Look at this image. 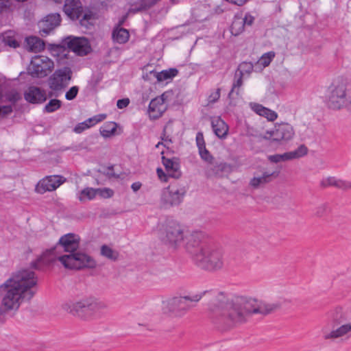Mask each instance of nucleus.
I'll list each match as a JSON object with an SVG mask.
<instances>
[{"label":"nucleus","instance_id":"obj_53","mask_svg":"<svg viewBox=\"0 0 351 351\" xmlns=\"http://www.w3.org/2000/svg\"><path fill=\"white\" fill-rule=\"evenodd\" d=\"M265 107H263L262 105L257 104L254 106V111L259 115L261 116L264 110L265 111Z\"/></svg>","mask_w":351,"mask_h":351},{"label":"nucleus","instance_id":"obj_39","mask_svg":"<svg viewBox=\"0 0 351 351\" xmlns=\"http://www.w3.org/2000/svg\"><path fill=\"white\" fill-rule=\"evenodd\" d=\"M199 153L202 160L207 162L208 165H211L212 162L214 160V158L213 157L212 155H210V152L206 148V147H204V149H199Z\"/></svg>","mask_w":351,"mask_h":351},{"label":"nucleus","instance_id":"obj_9","mask_svg":"<svg viewBox=\"0 0 351 351\" xmlns=\"http://www.w3.org/2000/svg\"><path fill=\"white\" fill-rule=\"evenodd\" d=\"M186 232L178 222L167 220L160 230V238L169 247L177 249L184 243Z\"/></svg>","mask_w":351,"mask_h":351},{"label":"nucleus","instance_id":"obj_26","mask_svg":"<svg viewBox=\"0 0 351 351\" xmlns=\"http://www.w3.org/2000/svg\"><path fill=\"white\" fill-rule=\"evenodd\" d=\"M159 1L160 0H139L132 5L130 11L133 13H136L148 10Z\"/></svg>","mask_w":351,"mask_h":351},{"label":"nucleus","instance_id":"obj_24","mask_svg":"<svg viewBox=\"0 0 351 351\" xmlns=\"http://www.w3.org/2000/svg\"><path fill=\"white\" fill-rule=\"evenodd\" d=\"M308 153V149L304 145H300L297 149L280 154L281 161L291 160L301 158Z\"/></svg>","mask_w":351,"mask_h":351},{"label":"nucleus","instance_id":"obj_7","mask_svg":"<svg viewBox=\"0 0 351 351\" xmlns=\"http://www.w3.org/2000/svg\"><path fill=\"white\" fill-rule=\"evenodd\" d=\"M196 263L202 268L208 271H217L223 266V254L222 250L214 245L201 247L199 252L195 254Z\"/></svg>","mask_w":351,"mask_h":351},{"label":"nucleus","instance_id":"obj_8","mask_svg":"<svg viewBox=\"0 0 351 351\" xmlns=\"http://www.w3.org/2000/svg\"><path fill=\"white\" fill-rule=\"evenodd\" d=\"M203 293L191 296H176L162 302L163 310L176 317H182L193 306L192 302H199Z\"/></svg>","mask_w":351,"mask_h":351},{"label":"nucleus","instance_id":"obj_54","mask_svg":"<svg viewBox=\"0 0 351 351\" xmlns=\"http://www.w3.org/2000/svg\"><path fill=\"white\" fill-rule=\"evenodd\" d=\"M248 0H231L229 3L237 5L238 6H242L247 2Z\"/></svg>","mask_w":351,"mask_h":351},{"label":"nucleus","instance_id":"obj_13","mask_svg":"<svg viewBox=\"0 0 351 351\" xmlns=\"http://www.w3.org/2000/svg\"><path fill=\"white\" fill-rule=\"evenodd\" d=\"M63 11L71 20H80L82 25H86V21L90 19V15L83 13V7L80 0H65Z\"/></svg>","mask_w":351,"mask_h":351},{"label":"nucleus","instance_id":"obj_56","mask_svg":"<svg viewBox=\"0 0 351 351\" xmlns=\"http://www.w3.org/2000/svg\"><path fill=\"white\" fill-rule=\"evenodd\" d=\"M95 119V122L97 123L99 122H101L103 120H104L106 117V114H97L96 116H94Z\"/></svg>","mask_w":351,"mask_h":351},{"label":"nucleus","instance_id":"obj_36","mask_svg":"<svg viewBox=\"0 0 351 351\" xmlns=\"http://www.w3.org/2000/svg\"><path fill=\"white\" fill-rule=\"evenodd\" d=\"M97 191L93 188H86L83 189L79 196V200L84 202L86 199H93L96 195Z\"/></svg>","mask_w":351,"mask_h":351},{"label":"nucleus","instance_id":"obj_59","mask_svg":"<svg viewBox=\"0 0 351 351\" xmlns=\"http://www.w3.org/2000/svg\"><path fill=\"white\" fill-rule=\"evenodd\" d=\"M19 99V95L17 93H13L11 96L9 97V100L11 101H16Z\"/></svg>","mask_w":351,"mask_h":351},{"label":"nucleus","instance_id":"obj_18","mask_svg":"<svg viewBox=\"0 0 351 351\" xmlns=\"http://www.w3.org/2000/svg\"><path fill=\"white\" fill-rule=\"evenodd\" d=\"M66 181L61 176H49L40 180L36 186V193L43 194L47 191H53Z\"/></svg>","mask_w":351,"mask_h":351},{"label":"nucleus","instance_id":"obj_25","mask_svg":"<svg viewBox=\"0 0 351 351\" xmlns=\"http://www.w3.org/2000/svg\"><path fill=\"white\" fill-rule=\"evenodd\" d=\"M27 49L32 52L37 53L45 49V44L43 41L36 37L30 36L26 38Z\"/></svg>","mask_w":351,"mask_h":351},{"label":"nucleus","instance_id":"obj_41","mask_svg":"<svg viewBox=\"0 0 351 351\" xmlns=\"http://www.w3.org/2000/svg\"><path fill=\"white\" fill-rule=\"evenodd\" d=\"M79 91V88L77 86H72L65 94L66 99L71 101L74 99Z\"/></svg>","mask_w":351,"mask_h":351},{"label":"nucleus","instance_id":"obj_46","mask_svg":"<svg viewBox=\"0 0 351 351\" xmlns=\"http://www.w3.org/2000/svg\"><path fill=\"white\" fill-rule=\"evenodd\" d=\"M220 88H217L215 92H213L208 97V102L214 103L217 101L220 97Z\"/></svg>","mask_w":351,"mask_h":351},{"label":"nucleus","instance_id":"obj_28","mask_svg":"<svg viewBox=\"0 0 351 351\" xmlns=\"http://www.w3.org/2000/svg\"><path fill=\"white\" fill-rule=\"evenodd\" d=\"M320 186L324 188L335 186L341 189H343V186H345L343 180L337 179L335 177L332 176L322 179L320 182Z\"/></svg>","mask_w":351,"mask_h":351},{"label":"nucleus","instance_id":"obj_42","mask_svg":"<svg viewBox=\"0 0 351 351\" xmlns=\"http://www.w3.org/2000/svg\"><path fill=\"white\" fill-rule=\"evenodd\" d=\"M253 70V64L251 62H243L240 64L238 72L242 71L245 73H251Z\"/></svg>","mask_w":351,"mask_h":351},{"label":"nucleus","instance_id":"obj_44","mask_svg":"<svg viewBox=\"0 0 351 351\" xmlns=\"http://www.w3.org/2000/svg\"><path fill=\"white\" fill-rule=\"evenodd\" d=\"M12 112V107L8 106H0V117L4 118Z\"/></svg>","mask_w":351,"mask_h":351},{"label":"nucleus","instance_id":"obj_34","mask_svg":"<svg viewBox=\"0 0 351 351\" xmlns=\"http://www.w3.org/2000/svg\"><path fill=\"white\" fill-rule=\"evenodd\" d=\"M62 106V101L58 99H51L45 105L43 108V111L47 113H51Z\"/></svg>","mask_w":351,"mask_h":351},{"label":"nucleus","instance_id":"obj_10","mask_svg":"<svg viewBox=\"0 0 351 351\" xmlns=\"http://www.w3.org/2000/svg\"><path fill=\"white\" fill-rule=\"evenodd\" d=\"M53 62L43 56H34L28 68V73L34 77L47 76L53 69Z\"/></svg>","mask_w":351,"mask_h":351},{"label":"nucleus","instance_id":"obj_11","mask_svg":"<svg viewBox=\"0 0 351 351\" xmlns=\"http://www.w3.org/2000/svg\"><path fill=\"white\" fill-rule=\"evenodd\" d=\"M186 193V189L184 186L173 183L163 190L161 200L164 204L177 206L182 202Z\"/></svg>","mask_w":351,"mask_h":351},{"label":"nucleus","instance_id":"obj_57","mask_svg":"<svg viewBox=\"0 0 351 351\" xmlns=\"http://www.w3.org/2000/svg\"><path fill=\"white\" fill-rule=\"evenodd\" d=\"M85 123H88V128H90L91 126H93L94 125H95L97 123L95 122V119L94 117H93L91 118H89L87 120H86Z\"/></svg>","mask_w":351,"mask_h":351},{"label":"nucleus","instance_id":"obj_12","mask_svg":"<svg viewBox=\"0 0 351 351\" xmlns=\"http://www.w3.org/2000/svg\"><path fill=\"white\" fill-rule=\"evenodd\" d=\"M72 71L69 67L64 66L56 70L49 78V86L54 92L65 88L71 79Z\"/></svg>","mask_w":351,"mask_h":351},{"label":"nucleus","instance_id":"obj_32","mask_svg":"<svg viewBox=\"0 0 351 351\" xmlns=\"http://www.w3.org/2000/svg\"><path fill=\"white\" fill-rule=\"evenodd\" d=\"M61 18L60 15L58 13L49 14L46 17L45 23L46 26L52 29L58 26L60 23Z\"/></svg>","mask_w":351,"mask_h":351},{"label":"nucleus","instance_id":"obj_1","mask_svg":"<svg viewBox=\"0 0 351 351\" xmlns=\"http://www.w3.org/2000/svg\"><path fill=\"white\" fill-rule=\"evenodd\" d=\"M280 307L279 303H268L252 297L225 299L220 295L210 303L209 312L215 324L228 328L245 323L253 314L267 315Z\"/></svg>","mask_w":351,"mask_h":351},{"label":"nucleus","instance_id":"obj_51","mask_svg":"<svg viewBox=\"0 0 351 351\" xmlns=\"http://www.w3.org/2000/svg\"><path fill=\"white\" fill-rule=\"evenodd\" d=\"M157 175L158 178L163 182L167 181V176L165 174V173L163 171V170L160 168H158L156 170Z\"/></svg>","mask_w":351,"mask_h":351},{"label":"nucleus","instance_id":"obj_43","mask_svg":"<svg viewBox=\"0 0 351 351\" xmlns=\"http://www.w3.org/2000/svg\"><path fill=\"white\" fill-rule=\"evenodd\" d=\"M261 116L266 117L269 121H271L276 120L278 117L277 114L274 111H272L267 108H265V111L264 110Z\"/></svg>","mask_w":351,"mask_h":351},{"label":"nucleus","instance_id":"obj_63","mask_svg":"<svg viewBox=\"0 0 351 351\" xmlns=\"http://www.w3.org/2000/svg\"><path fill=\"white\" fill-rule=\"evenodd\" d=\"M223 12V10L219 6H218L215 8L216 13L220 14V13H222Z\"/></svg>","mask_w":351,"mask_h":351},{"label":"nucleus","instance_id":"obj_27","mask_svg":"<svg viewBox=\"0 0 351 351\" xmlns=\"http://www.w3.org/2000/svg\"><path fill=\"white\" fill-rule=\"evenodd\" d=\"M112 36L113 40L120 44L125 43L130 37L128 31L122 27L114 29Z\"/></svg>","mask_w":351,"mask_h":351},{"label":"nucleus","instance_id":"obj_3","mask_svg":"<svg viewBox=\"0 0 351 351\" xmlns=\"http://www.w3.org/2000/svg\"><path fill=\"white\" fill-rule=\"evenodd\" d=\"M38 278L29 269L18 271L0 285V322L10 312L16 311L21 304L29 302L36 293Z\"/></svg>","mask_w":351,"mask_h":351},{"label":"nucleus","instance_id":"obj_60","mask_svg":"<svg viewBox=\"0 0 351 351\" xmlns=\"http://www.w3.org/2000/svg\"><path fill=\"white\" fill-rule=\"evenodd\" d=\"M162 140L164 141L165 146H167L170 143H171V140L169 138L168 136L162 137Z\"/></svg>","mask_w":351,"mask_h":351},{"label":"nucleus","instance_id":"obj_50","mask_svg":"<svg viewBox=\"0 0 351 351\" xmlns=\"http://www.w3.org/2000/svg\"><path fill=\"white\" fill-rule=\"evenodd\" d=\"M130 104V99L128 98H124L121 99H119L117 103V108L119 109H123L127 107Z\"/></svg>","mask_w":351,"mask_h":351},{"label":"nucleus","instance_id":"obj_31","mask_svg":"<svg viewBox=\"0 0 351 351\" xmlns=\"http://www.w3.org/2000/svg\"><path fill=\"white\" fill-rule=\"evenodd\" d=\"M2 42L9 47L16 48L19 46L18 41L14 38L12 32H7L0 36Z\"/></svg>","mask_w":351,"mask_h":351},{"label":"nucleus","instance_id":"obj_16","mask_svg":"<svg viewBox=\"0 0 351 351\" xmlns=\"http://www.w3.org/2000/svg\"><path fill=\"white\" fill-rule=\"evenodd\" d=\"M169 92H165L160 96L152 99L148 108L149 117L156 119L160 117L167 108L166 101L168 100Z\"/></svg>","mask_w":351,"mask_h":351},{"label":"nucleus","instance_id":"obj_17","mask_svg":"<svg viewBox=\"0 0 351 351\" xmlns=\"http://www.w3.org/2000/svg\"><path fill=\"white\" fill-rule=\"evenodd\" d=\"M58 96L53 91L49 93L48 95L46 91L41 88L35 86H31L24 93L25 99L33 104H40L47 101V97H51Z\"/></svg>","mask_w":351,"mask_h":351},{"label":"nucleus","instance_id":"obj_19","mask_svg":"<svg viewBox=\"0 0 351 351\" xmlns=\"http://www.w3.org/2000/svg\"><path fill=\"white\" fill-rule=\"evenodd\" d=\"M202 234L199 232H191L188 231L185 233L184 237V246L186 250L193 256V258L195 261V254L199 252L201 247L205 245L202 244Z\"/></svg>","mask_w":351,"mask_h":351},{"label":"nucleus","instance_id":"obj_45","mask_svg":"<svg viewBox=\"0 0 351 351\" xmlns=\"http://www.w3.org/2000/svg\"><path fill=\"white\" fill-rule=\"evenodd\" d=\"M196 143L198 147V149H204L206 147L205 141L204 139V136L202 132H198L196 135Z\"/></svg>","mask_w":351,"mask_h":351},{"label":"nucleus","instance_id":"obj_29","mask_svg":"<svg viewBox=\"0 0 351 351\" xmlns=\"http://www.w3.org/2000/svg\"><path fill=\"white\" fill-rule=\"evenodd\" d=\"M243 72L237 71L234 75V80L232 86V88L228 94V98L231 99L232 94L235 92L238 95L239 93V88L243 85Z\"/></svg>","mask_w":351,"mask_h":351},{"label":"nucleus","instance_id":"obj_5","mask_svg":"<svg viewBox=\"0 0 351 351\" xmlns=\"http://www.w3.org/2000/svg\"><path fill=\"white\" fill-rule=\"evenodd\" d=\"M326 104L333 110L351 111V84L342 75L334 77L327 88Z\"/></svg>","mask_w":351,"mask_h":351},{"label":"nucleus","instance_id":"obj_64","mask_svg":"<svg viewBox=\"0 0 351 351\" xmlns=\"http://www.w3.org/2000/svg\"><path fill=\"white\" fill-rule=\"evenodd\" d=\"M160 145H163V143H160V142H159V143L156 145V147H158Z\"/></svg>","mask_w":351,"mask_h":351},{"label":"nucleus","instance_id":"obj_61","mask_svg":"<svg viewBox=\"0 0 351 351\" xmlns=\"http://www.w3.org/2000/svg\"><path fill=\"white\" fill-rule=\"evenodd\" d=\"M344 185L345 186H343V189H351V182L344 181Z\"/></svg>","mask_w":351,"mask_h":351},{"label":"nucleus","instance_id":"obj_15","mask_svg":"<svg viewBox=\"0 0 351 351\" xmlns=\"http://www.w3.org/2000/svg\"><path fill=\"white\" fill-rule=\"evenodd\" d=\"M268 133L273 141L278 142L289 141L295 135L293 127L288 123H276L274 130Z\"/></svg>","mask_w":351,"mask_h":351},{"label":"nucleus","instance_id":"obj_40","mask_svg":"<svg viewBox=\"0 0 351 351\" xmlns=\"http://www.w3.org/2000/svg\"><path fill=\"white\" fill-rule=\"evenodd\" d=\"M328 206L326 204L319 205L315 210V216L317 217H322L327 214Z\"/></svg>","mask_w":351,"mask_h":351},{"label":"nucleus","instance_id":"obj_58","mask_svg":"<svg viewBox=\"0 0 351 351\" xmlns=\"http://www.w3.org/2000/svg\"><path fill=\"white\" fill-rule=\"evenodd\" d=\"M141 187V182H134L132 184L131 188L134 192L138 191Z\"/></svg>","mask_w":351,"mask_h":351},{"label":"nucleus","instance_id":"obj_6","mask_svg":"<svg viewBox=\"0 0 351 351\" xmlns=\"http://www.w3.org/2000/svg\"><path fill=\"white\" fill-rule=\"evenodd\" d=\"M107 308L108 304L105 302L92 296L69 301L62 305V308L68 313L82 319H86L95 313Z\"/></svg>","mask_w":351,"mask_h":351},{"label":"nucleus","instance_id":"obj_38","mask_svg":"<svg viewBox=\"0 0 351 351\" xmlns=\"http://www.w3.org/2000/svg\"><path fill=\"white\" fill-rule=\"evenodd\" d=\"M178 73L176 69H170L169 71H163L160 72L158 75V80L159 81L166 80L176 76Z\"/></svg>","mask_w":351,"mask_h":351},{"label":"nucleus","instance_id":"obj_20","mask_svg":"<svg viewBox=\"0 0 351 351\" xmlns=\"http://www.w3.org/2000/svg\"><path fill=\"white\" fill-rule=\"evenodd\" d=\"M231 165L227 162H214L209 164L206 168V176L207 178L223 177L225 173H230L232 171Z\"/></svg>","mask_w":351,"mask_h":351},{"label":"nucleus","instance_id":"obj_55","mask_svg":"<svg viewBox=\"0 0 351 351\" xmlns=\"http://www.w3.org/2000/svg\"><path fill=\"white\" fill-rule=\"evenodd\" d=\"M95 119V122L97 123L99 122H101L103 120H104L106 117V114H97L96 116H94Z\"/></svg>","mask_w":351,"mask_h":351},{"label":"nucleus","instance_id":"obj_2","mask_svg":"<svg viewBox=\"0 0 351 351\" xmlns=\"http://www.w3.org/2000/svg\"><path fill=\"white\" fill-rule=\"evenodd\" d=\"M80 240V237L73 233L62 236L53 247L46 250L32 262L31 267L37 270H44L58 261L66 269L95 268L97 263L93 257L77 251Z\"/></svg>","mask_w":351,"mask_h":351},{"label":"nucleus","instance_id":"obj_62","mask_svg":"<svg viewBox=\"0 0 351 351\" xmlns=\"http://www.w3.org/2000/svg\"><path fill=\"white\" fill-rule=\"evenodd\" d=\"M104 191L106 193V196L107 197H111L113 194V191L110 189H106L104 190Z\"/></svg>","mask_w":351,"mask_h":351},{"label":"nucleus","instance_id":"obj_21","mask_svg":"<svg viewBox=\"0 0 351 351\" xmlns=\"http://www.w3.org/2000/svg\"><path fill=\"white\" fill-rule=\"evenodd\" d=\"M278 174L279 172L278 171H273L271 173L265 171L263 173L261 176L254 177L252 178L249 184L253 189H258L271 182L274 178L278 176Z\"/></svg>","mask_w":351,"mask_h":351},{"label":"nucleus","instance_id":"obj_4","mask_svg":"<svg viewBox=\"0 0 351 351\" xmlns=\"http://www.w3.org/2000/svg\"><path fill=\"white\" fill-rule=\"evenodd\" d=\"M327 326L322 329L324 340L343 341L351 338V322H348V315L342 307H335L329 313Z\"/></svg>","mask_w":351,"mask_h":351},{"label":"nucleus","instance_id":"obj_35","mask_svg":"<svg viewBox=\"0 0 351 351\" xmlns=\"http://www.w3.org/2000/svg\"><path fill=\"white\" fill-rule=\"evenodd\" d=\"M116 128V123L114 122H110L101 128L100 132L103 136L109 137L115 132Z\"/></svg>","mask_w":351,"mask_h":351},{"label":"nucleus","instance_id":"obj_14","mask_svg":"<svg viewBox=\"0 0 351 351\" xmlns=\"http://www.w3.org/2000/svg\"><path fill=\"white\" fill-rule=\"evenodd\" d=\"M64 45L80 56H86L92 50L89 40L85 37L69 36L65 39Z\"/></svg>","mask_w":351,"mask_h":351},{"label":"nucleus","instance_id":"obj_22","mask_svg":"<svg viewBox=\"0 0 351 351\" xmlns=\"http://www.w3.org/2000/svg\"><path fill=\"white\" fill-rule=\"evenodd\" d=\"M162 160L169 176L174 178H178L181 173L179 171L180 165L178 161L174 159L167 158L165 156H162Z\"/></svg>","mask_w":351,"mask_h":351},{"label":"nucleus","instance_id":"obj_23","mask_svg":"<svg viewBox=\"0 0 351 351\" xmlns=\"http://www.w3.org/2000/svg\"><path fill=\"white\" fill-rule=\"evenodd\" d=\"M211 125L213 132L217 136L220 138H223L227 136L228 127L221 119L217 117L213 119Z\"/></svg>","mask_w":351,"mask_h":351},{"label":"nucleus","instance_id":"obj_47","mask_svg":"<svg viewBox=\"0 0 351 351\" xmlns=\"http://www.w3.org/2000/svg\"><path fill=\"white\" fill-rule=\"evenodd\" d=\"M88 123H86L85 121L78 123L73 129V131L77 134L82 133L85 130L88 129Z\"/></svg>","mask_w":351,"mask_h":351},{"label":"nucleus","instance_id":"obj_52","mask_svg":"<svg viewBox=\"0 0 351 351\" xmlns=\"http://www.w3.org/2000/svg\"><path fill=\"white\" fill-rule=\"evenodd\" d=\"M268 160L270 162H274V163H278V162H282L280 160V154H274V155L269 156Z\"/></svg>","mask_w":351,"mask_h":351},{"label":"nucleus","instance_id":"obj_49","mask_svg":"<svg viewBox=\"0 0 351 351\" xmlns=\"http://www.w3.org/2000/svg\"><path fill=\"white\" fill-rule=\"evenodd\" d=\"M11 5L10 0H0V12L6 11Z\"/></svg>","mask_w":351,"mask_h":351},{"label":"nucleus","instance_id":"obj_37","mask_svg":"<svg viewBox=\"0 0 351 351\" xmlns=\"http://www.w3.org/2000/svg\"><path fill=\"white\" fill-rule=\"evenodd\" d=\"M274 57L275 53L274 51L265 53L260 58L257 63L263 67H266L270 64Z\"/></svg>","mask_w":351,"mask_h":351},{"label":"nucleus","instance_id":"obj_30","mask_svg":"<svg viewBox=\"0 0 351 351\" xmlns=\"http://www.w3.org/2000/svg\"><path fill=\"white\" fill-rule=\"evenodd\" d=\"M245 29L243 20L240 17H235L230 27V31L232 35L238 36Z\"/></svg>","mask_w":351,"mask_h":351},{"label":"nucleus","instance_id":"obj_33","mask_svg":"<svg viewBox=\"0 0 351 351\" xmlns=\"http://www.w3.org/2000/svg\"><path fill=\"white\" fill-rule=\"evenodd\" d=\"M101 256L112 261H116L119 257L118 252L114 250L106 245H103L101 247Z\"/></svg>","mask_w":351,"mask_h":351},{"label":"nucleus","instance_id":"obj_48","mask_svg":"<svg viewBox=\"0 0 351 351\" xmlns=\"http://www.w3.org/2000/svg\"><path fill=\"white\" fill-rule=\"evenodd\" d=\"M242 20H243V23L244 26H245V25L251 26L254 21V17L252 16L249 13H247L245 15V17L243 19H242Z\"/></svg>","mask_w":351,"mask_h":351}]
</instances>
